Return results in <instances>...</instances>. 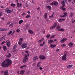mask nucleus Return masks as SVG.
<instances>
[{
	"label": "nucleus",
	"mask_w": 75,
	"mask_h": 75,
	"mask_svg": "<svg viewBox=\"0 0 75 75\" xmlns=\"http://www.w3.org/2000/svg\"><path fill=\"white\" fill-rule=\"evenodd\" d=\"M11 64V61L9 59H7L5 61H4L1 64L2 67H8Z\"/></svg>",
	"instance_id": "1"
},
{
	"label": "nucleus",
	"mask_w": 75,
	"mask_h": 75,
	"mask_svg": "<svg viewBox=\"0 0 75 75\" xmlns=\"http://www.w3.org/2000/svg\"><path fill=\"white\" fill-rule=\"evenodd\" d=\"M66 2V0H64L63 1L61 2V4H63V6L60 7V8H61L62 7H64L65 6V3Z\"/></svg>",
	"instance_id": "2"
},
{
	"label": "nucleus",
	"mask_w": 75,
	"mask_h": 75,
	"mask_svg": "<svg viewBox=\"0 0 75 75\" xmlns=\"http://www.w3.org/2000/svg\"><path fill=\"white\" fill-rule=\"evenodd\" d=\"M27 47V44L26 43H24L21 45L22 48H25Z\"/></svg>",
	"instance_id": "3"
},
{
	"label": "nucleus",
	"mask_w": 75,
	"mask_h": 75,
	"mask_svg": "<svg viewBox=\"0 0 75 75\" xmlns=\"http://www.w3.org/2000/svg\"><path fill=\"white\" fill-rule=\"evenodd\" d=\"M57 25V23H54V25L50 28V29L53 30L54 28H55Z\"/></svg>",
	"instance_id": "4"
},
{
	"label": "nucleus",
	"mask_w": 75,
	"mask_h": 75,
	"mask_svg": "<svg viewBox=\"0 0 75 75\" xmlns=\"http://www.w3.org/2000/svg\"><path fill=\"white\" fill-rule=\"evenodd\" d=\"M13 10H9V9L8 8H7L6 9L5 11L6 12H7V13H12L13 12Z\"/></svg>",
	"instance_id": "5"
},
{
	"label": "nucleus",
	"mask_w": 75,
	"mask_h": 75,
	"mask_svg": "<svg viewBox=\"0 0 75 75\" xmlns=\"http://www.w3.org/2000/svg\"><path fill=\"white\" fill-rule=\"evenodd\" d=\"M23 38H21L18 42V44L19 45H21L22 43H23Z\"/></svg>",
	"instance_id": "6"
},
{
	"label": "nucleus",
	"mask_w": 75,
	"mask_h": 75,
	"mask_svg": "<svg viewBox=\"0 0 75 75\" xmlns=\"http://www.w3.org/2000/svg\"><path fill=\"white\" fill-rule=\"evenodd\" d=\"M24 70H22L20 71H18L17 72V74H21V75H23L24 73Z\"/></svg>",
	"instance_id": "7"
},
{
	"label": "nucleus",
	"mask_w": 75,
	"mask_h": 75,
	"mask_svg": "<svg viewBox=\"0 0 75 75\" xmlns=\"http://www.w3.org/2000/svg\"><path fill=\"white\" fill-rule=\"evenodd\" d=\"M39 58H40V60H43V59H45L46 57H45L43 55H40L39 56Z\"/></svg>",
	"instance_id": "8"
},
{
	"label": "nucleus",
	"mask_w": 75,
	"mask_h": 75,
	"mask_svg": "<svg viewBox=\"0 0 75 75\" xmlns=\"http://www.w3.org/2000/svg\"><path fill=\"white\" fill-rule=\"evenodd\" d=\"M58 4V2L55 1L52 2V3L50 4V5H51L52 6H53V5H57Z\"/></svg>",
	"instance_id": "9"
},
{
	"label": "nucleus",
	"mask_w": 75,
	"mask_h": 75,
	"mask_svg": "<svg viewBox=\"0 0 75 75\" xmlns=\"http://www.w3.org/2000/svg\"><path fill=\"white\" fill-rule=\"evenodd\" d=\"M27 61H28V58L26 57H24L23 60V62L25 63V62H26Z\"/></svg>",
	"instance_id": "10"
},
{
	"label": "nucleus",
	"mask_w": 75,
	"mask_h": 75,
	"mask_svg": "<svg viewBox=\"0 0 75 75\" xmlns=\"http://www.w3.org/2000/svg\"><path fill=\"white\" fill-rule=\"evenodd\" d=\"M38 60V57L37 56H35L34 57L33 61H37Z\"/></svg>",
	"instance_id": "11"
},
{
	"label": "nucleus",
	"mask_w": 75,
	"mask_h": 75,
	"mask_svg": "<svg viewBox=\"0 0 75 75\" xmlns=\"http://www.w3.org/2000/svg\"><path fill=\"white\" fill-rule=\"evenodd\" d=\"M17 6L18 7H21V6H22V4L20 3H18L17 4Z\"/></svg>",
	"instance_id": "12"
},
{
	"label": "nucleus",
	"mask_w": 75,
	"mask_h": 75,
	"mask_svg": "<svg viewBox=\"0 0 75 75\" xmlns=\"http://www.w3.org/2000/svg\"><path fill=\"white\" fill-rule=\"evenodd\" d=\"M6 45L8 47H9L10 46V42L8 41L6 42Z\"/></svg>",
	"instance_id": "13"
},
{
	"label": "nucleus",
	"mask_w": 75,
	"mask_h": 75,
	"mask_svg": "<svg viewBox=\"0 0 75 75\" xmlns=\"http://www.w3.org/2000/svg\"><path fill=\"white\" fill-rule=\"evenodd\" d=\"M63 21H65V19H59L58 20V21L59 23H61V22H62Z\"/></svg>",
	"instance_id": "14"
},
{
	"label": "nucleus",
	"mask_w": 75,
	"mask_h": 75,
	"mask_svg": "<svg viewBox=\"0 0 75 75\" xmlns=\"http://www.w3.org/2000/svg\"><path fill=\"white\" fill-rule=\"evenodd\" d=\"M66 41V39L65 38H63L62 40H61L60 42L61 43H64V41Z\"/></svg>",
	"instance_id": "15"
},
{
	"label": "nucleus",
	"mask_w": 75,
	"mask_h": 75,
	"mask_svg": "<svg viewBox=\"0 0 75 75\" xmlns=\"http://www.w3.org/2000/svg\"><path fill=\"white\" fill-rule=\"evenodd\" d=\"M62 60H65L66 59V54H64L62 57Z\"/></svg>",
	"instance_id": "16"
},
{
	"label": "nucleus",
	"mask_w": 75,
	"mask_h": 75,
	"mask_svg": "<svg viewBox=\"0 0 75 75\" xmlns=\"http://www.w3.org/2000/svg\"><path fill=\"white\" fill-rule=\"evenodd\" d=\"M28 32H29V33H30V34H33V33H34V32H33V31L31 30H28Z\"/></svg>",
	"instance_id": "17"
},
{
	"label": "nucleus",
	"mask_w": 75,
	"mask_h": 75,
	"mask_svg": "<svg viewBox=\"0 0 75 75\" xmlns=\"http://www.w3.org/2000/svg\"><path fill=\"white\" fill-rule=\"evenodd\" d=\"M50 47L51 48H54L56 47V45L51 44L50 45Z\"/></svg>",
	"instance_id": "18"
},
{
	"label": "nucleus",
	"mask_w": 75,
	"mask_h": 75,
	"mask_svg": "<svg viewBox=\"0 0 75 75\" xmlns=\"http://www.w3.org/2000/svg\"><path fill=\"white\" fill-rule=\"evenodd\" d=\"M52 42H53V40H50L48 41V44H51Z\"/></svg>",
	"instance_id": "19"
},
{
	"label": "nucleus",
	"mask_w": 75,
	"mask_h": 75,
	"mask_svg": "<svg viewBox=\"0 0 75 75\" xmlns=\"http://www.w3.org/2000/svg\"><path fill=\"white\" fill-rule=\"evenodd\" d=\"M68 45L69 47H71L73 46V45H74V43H72V42H71L70 43H69Z\"/></svg>",
	"instance_id": "20"
},
{
	"label": "nucleus",
	"mask_w": 75,
	"mask_h": 75,
	"mask_svg": "<svg viewBox=\"0 0 75 75\" xmlns=\"http://www.w3.org/2000/svg\"><path fill=\"white\" fill-rule=\"evenodd\" d=\"M8 71L7 70H6L4 72V75H8Z\"/></svg>",
	"instance_id": "21"
},
{
	"label": "nucleus",
	"mask_w": 75,
	"mask_h": 75,
	"mask_svg": "<svg viewBox=\"0 0 75 75\" xmlns=\"http://www.w3.org/2000/svg\"><path fill=\"white\" fill-rule=\"evenodd\" d=\"M6 57H8V58H10L11 57V54L10 53L8 54V55H6Z\"/></svg>",
	"instance_id": "22"
},
{
	"label": "nucleus",
	"mask_w": 75,
	"mask_h": 75,
	"mask_svg": "<svg viewBox=\"0 0 75 75\" xmlns=\"http://www.w3.org/2000/svg\"><path fill=\"white\" fill-rule=\"evenodd\" d=\"M44 17L45 18V19H47V13H46L44 15Z\"/></svg>",
	"instance_id": "23"
},
{
	"label": "nucleus",
	"mask_w": 75,
	"mask_h": 75,
	"mask_svg": "<svg viewBox=\"0 0 75 75\" xmlns=\"http://www.w3.org/2000/svg\"><path fill=\"white\" fill-rule=\"evenodd\" d=\"M4 50V51H6L7 50V47H6V46H4L3 47Z\"/></svg>",
	"instance_id": "24"
},
{
	"label": "nucleus",
	"mask_w": 75,
	"mask_h": 75,
	"mask_svg": "<svg viewBox=\"0 0 75 75\" xmlns=\"http://www.w3.org/2000/svg\"><path fill=\"white\" fill-rule=\"evenodd\" d=\"M6 35H5L3 37H2V38H1L0 39V41H1V40H2L3 39V38H4L5 37H6Z\"/></svg>",
	"instance_id": "25"
},
{
	"label": "nucleus",
	"mask_w": 75,
	"mask_h": 75,
	"mask_svg": "<svg viewBox=\"0 0 75 75\" xmlns=\"http://www.w3.org/2000/svg\"><path fill=\"white\" fill-rule=\"evenodd\" d=\"M66 16V13H64V15H61L60 17H65Z\"/></svg>",
	"instance_id": "26"
},
{
	"label": "nucleus",
	"mask_w": 75,
	"mask_h": 75,
	"mask_svg": "<svg viewBox=\"0 0 75 75\" xmlns=\"http://www.w3.org/2000/svg\"><path fill=\"white\" fill-rule=\"evenodd\" d=\"M73 66V65L72 64H71L70 65H69L68 66H67V68H71Z\"/></svg>",
	"instance_id": "27"
},
{
	"label": "nucleus",
	"mask_w": 75,
	"mask_h": 75,
	"mask_svg": "<svg viewBox=\"0 0 75 75\" xmlns=\"http://www.w3.org/2000/svg\"><path fill=\"white\" fill-rule=\"evenodd\" d=\"M64 31V29L63 28L60 29L58 30V31Z\"/></svg>",
	"instance_id": "28"
},
{
	"label": "nucleus",
	"mask_w": 75,
	"mask_h": 75,
	"mask_svg": "<svg viewBox=\"0 0 75 75\" xmlns=\"http://www.w3.org/2000/svg\"><path fill=\"white\" fill-rule=\"evenodd\" d=\"M25 58H27V57H29V54L28 53L27 54H25Z\"/></svg>",
	"instance_id": "29"
},
{
	"label": "nucleus",
	"mask_w": 75,
	"mask_h": 75,
	"mask_svg": "<svg viewBox=\"0 0 75 75\" xmlns=\"http://www.w3.org/2000/svg\"><path fill=\"white\" fill-rule=\"evenodd\" d=\"M23 21L22 20H20L19 22V24H21V23H23Z\"/></svg>",
	"instance_id": "30"
},
{
	"label": "nucleus",
	"mask_w": 75,
	"mask_h": 75,
	"mask_svg": "<svg viewBox=\"0 0 75 75\" xmlns=\"http://www.w3.org/2000/svg\"><path fill=\"white\" fill-rule=\"evenodd\" d=\"M46 7L48 8V10H51V7H50V6H46Z\"/></svg>",
	"instance_id": "31"
},
{
	"label": "nucleus",
	"mask_w": 75,
	"mask_h": 75,
	"mask_svg": "<svg viewBox=\"0 0 75 75\" xmlns=\"http://www.w3.org/2000/svg\"><path fill=\"white\" fill-rule=\"evenodd\" d=\"M40 63H41V62H39L37 64V67H40Z\"/></svg>",
	"instance_id": "32"
},
{
	"label": "nucleus",
	"mask_w": 75,
	"mask_h": 75,
	"mask_svg": "<svg viewBox=\"0 0 75 75\" xmlns=\"http://www.w3.org/2000/svg\"><path fill=\"white\" fill-rule=\"evenodd\" d=\"M73 15H74V13L72 12H71L70 15V17H72Z\"/></svg>",
	"instance_id": "33"
},
{
	"label": "nucleus",
	"mask_w": 75,
	"mask_h": 75,
	"mask_svg": "<svg viewBox=\"0 0 75 75\" xmlns=\"http://www.w3.org/2000/svg\"><path fill=\"white\" fill-rule=\"evenodd\" d=\"M13 33V31H12L11 30V31H10L8 33V35H10L11 34V33Z\"/></svg>",
	"instance_id": "34"
},
{
	"label": "nucleus",
	"mask_w": 75,
	"mask_h": 75,
	"mask_svg": "<svg viewBox=\"0 0 75 75\" xmlns=\"http://www.w3.org/2000/svg\"><path fill=\"white\" fill-rule=\"evenodd\" d=\"M11 6H13V7H14L16 6V4H12L11 5Z\"/></svg>",
	"instance_id": "35"
},
{
	"label": "nucleus",
	"mask_w": 75,
	"mask_h": 75,
	"mask_svg": "<svg viewBox=\"0 0 75 75\" xmlns=\"http://www.w3.org/2000/svg\"><path fill=\"white\" fill-rule=\"evenodd\" d=\"M57 28L58 30V29H59V28H60V26H59V25H57Z\"/></svg>",
	"instance_id": "36"
},
{
	"label": "nucleus",
	"mask_w": 75,
	"mask_h": 75,
	"mask_svg": "<svg viewBox=\"0 0 75 75\" xmlns=\"http://www.w3.org/2000/svg\"><path fill=\"white\" fill-rule=\"evenodd\" d=\"M43 40H44V38H42L41 40H40L39 41H38V42H41L42 41H43Z\"/></svg>",
	"instance_id": "37"
},
{
	"label": "nucleus",
	"mask_w": 75,
	"mask_h": 75,
	"mask_svg": "<svg viewBox=\"0 0 75 75\" xmlns=\"http://www.w3.org/2000/svg\"><path fill=\"white\" fill-rule=\"evenodd\" d=\"M30 15H28L26 16V18H30Z\"/></svg>",
	"instance_id": "38"
},
{
	"label": "nucleus",
	"mask_w": 75,
	"mask_h": 75,
	"mask_svg": "<svg viewBox=\"0 0 75 75\" xmlns=\"http://www.w3.org/2000/svg\"><path fill=\"white\" fill-rule=\"evenodd\" d=\"M9 27H13V24H10L9 25Z\"/></svg>",
	"instance_id": "39"
},
{
	"label": "nucleus",
	"mask_w": 75,
	"mask_h": 75,
	"mask_svg": "<svg viewBox=\"0 0 75 75\" xmlns=\"http://www.w3.org/2000/svg\"><path fill=\"white\" fill-rule=\"evenodd\" d=\"M53 17H54V14H53L51 16H49V18H52Z\"/></svg>",
	"instance_id": "40"
},
{
	"label": "nucleus",
	"mask_w": 75,
	"mask_h": 75,
	"mask_svg": "<svg viewBox=\"0 0 75 75\" xmlns=\"http://www.w3.org/2000/svg\"><path fill=\"white\" fill-rule=\"evenodd\" d=\"M13 52H17V50H13Z\"/></svg>",
	"instance_id": "41"
},
{
	"label": "nucleus",
	"mask_w": 75,
	"mask_h": 75,
	"mask_svg": "<svg viewBox=\"0 0 75 75\" xmlns=\"http://www.w3.org/2000/svg\"><path fill=\"white\" fill-rule=\"evenodd\" d=\"M55 37V35H53V36H51L50 38L51 39V38H54V37Z\"/></svg>",
	"instance_id": "42"
},
{
	"label": "nucleus",
	"mask_w": 75,
	"mask_h": 75,
	"mask_svg": "<svg viewBox=\"0 0 75 75\" xmlns=\"http://www.w3.org/2000/svg\"><path fill=\"white\" fill-rule=\"evenodd\" d=\"M50 35H48L46 37L47 38H49V37H50Z\"/></svg>",
	"instance_id": "43"
},
{
	"label": "nucleus",
	"mask_w": 75,
	"mask_h": 75,
	"mask_svg": "<svg viewBox=\"0 0 75 75\" xmlns=\"http://www.w3.org/2000/svg\"><path fill=\"white\" fill-rule=\"evenodd\" d=\"M16 32L17 33H19L20 32V30L19 29H17L16 30Z\"/></svg>",
	"instance_id": "44"
},
{
	"label": "nucleus",
	"mask_w": 75,
	"mask_h": 75,
	"mask_svg": "<svg viewBox=\"0 0 75 75\" xmlns=\"http://www.w3.org/2000/svg\"><path fill=\"white\" fill-rule=\"evenodd\" d=\"M7 29L3 28V31H7Z\"/></svg>",
	"instance_id": "45"
},
{
	"label": "nucleus",
	"mask_w": 75,
	"mask_h": 75,
	"mask_svg": "<svg viewBox=\"0 0 75 75\" xmlns=\"http://www.w3.org/2000/svg\"><path fill=\"white\" fill-rule=\"evenodd\" d=\"M62 10H63V11H65V8H62Z\"/></svg>",
	"instance_id": "46"
},
{
	"label": "nucleus",
	"mask_w": 75,
	"mask_h": 75,
	"mask_svg": "<svg viewBox=\"0 0 75 75\" xmlns=\"http://www.w3.org/2000/svg\"><path fill=\"white\" fill-rule=\"evenodd\" d=\"M4 71H1V74H3V73H4Z\"/></svg>",
	"instance_id": "47"
},
{
	"label": "nucleus",
	"mask_w": 75,
	"mask_h": 75,
	"mask_svg": "<svg viewBox=\"0 0 75 75\" xmlns=\"http://www.w3.org/2000/svg\"><path fill=\"white\" fill-rule=\"evenodd\" d=\"M37 10L38 11H40V7L38 8L37 9Z\"/></svg>",
	"instance_id": "48"
},
{
	"label": "nucleus",
	"mask_w": 75,
	"mask_h": 75,
	"mask_svg": "<svg viewBox=\"0 0 75 75\" xmlns=\"http://www.w3.org/2000/svg\"><path fill=\"white\" fill-rule=\"evenodd\" d=\"M36 64L35 63H33L32 64V66H35L36 65Z\"/></svg>",
	"instance_id": "49"
},
{
	"label": "nucleus",
	"mask_w": 75,
	"mask_h": 75,
	"mask_svg": "<svg viewBox=\"0 0 75 75\" xmlns=\"http://www.w3.org/2000/svg\"><path fill=\"white\" fill-rule=\"evenodd\" d=\"M65 44H64L63 45H62V47H65L66 46Z\"/></svg>",
	"instance_id": "50"
},
{
	"label": "nucleus",
	"mask_w": 75,
	"mask_h": 75,
	"mask_svg": "<svg viewBox=\"0 0 75 75\" xmlns=\"http://www.w3.org/2000/svg\"><path fill=\"white\" fill-rule=\"evenodd\" d=\"M4 43H5V42L4 41V42H2L1 43V44H4Z\"/></svg>",
	"instance_id": "51"
},
{
	"label": "nucleus",
	"mask_w": 75,
	"mask_h": 75,
	"mask_svg": "<svg viewBox=\"0 0 75 75\" xmlns=\"http://www.w3.org/2000/svg\"><path fill=\"white\" fill-rule=\"evenodd\" d=\"M3 28H0V31H3Z\"/></svg>",
	"instance_id": "52"
},
{
	"label": "nucleus",
	"mask_w": 75,
	"mask_h": 75,
	"mask_svg": "<svg viewBox=\"0 0 75 75\" xmlns=\"http://www.w3.org/2000/svg\"><path fill=\"white\" fill-rule=\"evenodd\" d=\"M2 16V13L0 12V17H1Z\"/></svg>",
	"instance_id": "53"
},
{
	"label": "nucleus",
	"mask_w": 75,
	"mask_h": 75,
	"mask_svg": "<svg viewBox=\"0 0 75 75\" xmlns=\"http://www.w3.org/2000/svg\"><path fill=\"white\" fill-rule=\"evenodd\" d=\"M72 3H73V4H75V0H74L73 1V2H72Z\"/></svg>",
	"instance_id": "54"
},
{
	"label": "nucleus",
	"mask_w": 75,
	"mask_h": 75,
	"mask_svg": "<svg viewBox=\"0 0 75 75\" xmlns=\"http://www.w3.org/2000/svg\"><path fill=\"white\" fill-rule=\"evenodd\" d=\"M39 69H40V70H42V68L41 67H40L39 68Z\"/></svg>",
	"instance_id": "55"
},
{
	"label": "nucleus",
	"mask_w": 75,
	"mask_h": 75,
	"mask_svg": "<svg viewBox=\"0 0 75 75\" xmlns=\"http://www.w3.org/2000/svg\"><path fill=\"white\" fill-rule=\"evenodd\" d=\"M30 48H31V47H30V46H29L28 47L27 49L28 50H29V49H30Z\"/></svg>",
	"instance_id": "56"
},
{
	"label": "nucleus",
	"mask_w": 75,
	"mask_h": 75,
	"mask_svg": "<svg viewBox=\"0 0 75 75\" xmlns=\"http://www.w3.org/2000/svg\"><path fill=\"white\" fill-rule=\"evenodd\" d=\"M11 23V22H9L7 23V25H9V24H10Z\"/></svg>",
	"instance_id": "57"
},
{
	"label": "nucleus",
	"mask_w": 75,
	"mask_h": 75,
	"mask_svg": "<svg viewBox=\"0 0 75 75\" xmlns=\"http://www.w3.org/2000/svg\"><path fill=\"white\" fill-rule=\"evenodd\" d=\"M23 66V67L24 68H26V65H23V66Z\"/></svg>",
	"instance_id": "58"
},
{
	"label": "nucleus",
	"mask_w": 75,
	"mask_h": 75,
	"mask_svg": "<svg viewBox=\"0 0 75 75\" xmlns=\"http://www.w3.org/2000/svg\"><path fill=\"white\" fill-rule=\"evenodd\" d=\"M24 67H23V66H21L20 67V68H21L22 69H23V68Z\"/></svg>",
	"instance_id": "59"
},
{
	"label": "nucleus",
	"mask_w": 75,
	"mask_h": 75,
	"mask_svg": "<svg viewBox=\"0 0 75 75\" xmlns=\"http://www.w3.org/2000/svg\"><path fill=\"white\" fill-rule=\"evenodd\" d=\"M40 46H43L44 45H43V44H40Z\"/></svg>",
	"instance_id": "60"
},
{
	"label": "nucleus",
	"mask_w": 75,
	"mask_h": 75,
	"mask_svg": "<svg viewBox=\"0 0 75 75\" xmlns=\"http://www.w3.org/2000/svg\"><path fill=\"white\" fill-rule=\"evenodd\" d=\"M25 14V13H23V14H22V16H24Z\"/></svg>",
	"instance_id": "61"
},
{
	"label": "nucleus",
	"mask_w": 75,
	"mask_h": 75,
	"mask_svg": "<svg viewBox=\"0 0 75 75\" xmlns=\"http://www.w3.org/2000/svg\"><path fill=\"white\" fill-rule=\"evenodd\" d=\"M25 52L26 53H28V51H25Z\"/></svg>",
	"instance_id": "62"
},
{
	"label": "nucleus",
	"mask_w": 75,
	"mask_h": 75,
	"mask_svg": "<svg viewBox=\"0 0 75 75\" xmlns=\"http://www.w3.org/2000/svg\"><path fill=\"white\" fill-rule=\"evenodd\" d=\"M32 3H33V4H35L34 2V1H32Z\"/></svg>",
	"instance_id": "63"
},
{
	"label": "nucleus",
	"mask_w": 75,
	"mask_h": 75,
	"mask_svg": "<svg viewBox=\"0 0 75 75\" xmlns=\"http://www.w3.org/2000/svg\"><path fill=\"white\" fill-rule=\"evenodd\" d=\"M58 51H59V49H57V50H56V52Z\"/></svg>",
	"instance_id": "64"
}]
</instances>
